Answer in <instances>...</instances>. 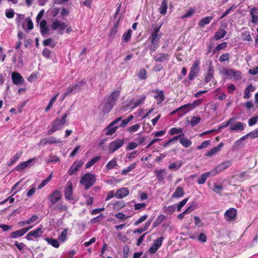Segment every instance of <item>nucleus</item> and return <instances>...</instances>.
I'll use <instances>...</instances> for the list:
<instances>
[{"mask_svg":"<svg viewBox=\"0 0 258 258\" xmlns=\"http://www.w3.org/2000/svg\"><path fill=\"white\" fill-rule=\"evenodd\" d=\"M166 219V216L164 215L160 214L159 215L153 224L152 227L153 228H155L160 225L163 221H164Z\"/></svg>","mask_w":258,"mask_h":258,"instance_id":"35","label":"nucleus"},{"mask_svg":"<svg viewBox=\"0 0 258 258\" xmlns=\"http://www.w3.org/2000/svg\"><path fill=\"white\" fill-rule=\"evenodd\" d=\"M200 61L199 60H196L194 62L188 75V78L190 80H192L195 77L197 76L198 74L200 71Z\"/></svg>","mask_w":258,"mask_h":258,"instance_id":"6","label":"nucleus"},{"mask_svg":"<svg viewBox=\"0 0 258 258\" xmlns=\"http://www.w3.org/2000/svg\"><path fill=\"white\" fill-rule=\"evenodd\" d=\"M70 114L67 111L60 118L57 117L52 124V127L48 131L47 135H50L57 131L60 130L67 122V117Z\"/></svg>","mask_w":258,"mask_h":258,"instance_id":"1","label":"nucleus"},{"mask_svg":"<svg viewBox=\"0 0 258 258\" xmlns=\"http://www.w3.org/2000/svg\"><path fill=\"white\" fill-rule=\"evenodd\" d=\"M146 96L142 95L134 103V107H137L140 104H142L145 100L146 99Z\"/></svg>","mask_w":258,"mask_h":258,"instance_id":"60","label":"nucleus"},{"mask_svg":"<svg viewBox=\"0 0 258 258\" xmlns=\"http://www.w3.org/2000/svg\"><path fill=\"white\" fill-rule=\"evenodd\" d=\"M45 240L48 244L55 248H58L59 246V242L57 239H53L52 238H46Z\"/></svg>","mask_w":258,"mask_h":258,"instance_id":"42","label":"nucleus"},{"mask_svg":"<svg viewBox=\"0 0 258 258\" xmlns=\"http://www.w3.org/2000/svg\"><path fill=\"white\" fill-rule=\"evenodd\" d=\"M179 142L185 148L189 147L192 144V142L188 139L185 138L184 136L180 138Z\"/></svg>","mask_w":258,"mask_h":258,"instance_id":"37","label":"nucleus"},{"mask_svg":"<svg viewBox=\"0 0 258 258\" xmlns=\"http://www.w3.org/2000/svg\"><path fill=\"white\" fill-rule=\"evenodd\" d=\"M242 38L243 40L248 41H252L250 32L249 31H244L242 33Z\"/></svg>","mask_w":258,"mask_h":258,"instance_id":"61","label":"nucleus"},{"mask_svg":"<svg viewBox=\"0 0 258 258\" xmlns=\"http://www.w3.org/2000/svg\"><path fill=\"white\" fill-rule=\"evenodd\" d=\"M177 110H179V112L181 114L179 115L181 116L182 114H184L186 112L191 110V109L189 103H187L178 108Z\"/></svg>","mask_w":258,"mask_h":258,"instance_id":"31","label":"nucleus"},{"mask_svg":"<svg viewBox=\"0 0 258 258\" xmlns=\"http://www.w3.org/2000/svg\"><path fill=\"white\" fill-rule=\"evenodd\" d=\"M160 29V27L156 28L153 33H152L151 35L149 37V39L151 40V43H159V40L160 39V37L161 35H160L158 33L159 32Z\"/></svg>","mask_w":258,"mask_h":258,"instance_id":"19","label":"nucleus"},{"mask_svg":"<svg viewBox=\"0 0 258 258\" xmlns=\"http://www.w3.org/2000/svg\"><path fill=\"white\" fill-rule=\"evenodd\" d=\"M132 35V30L131 29L128 30L122 35V42L127 43L131 39Z\"/></svg>","mask_w":258,"mask_h":258,"instance_id":"38","label":"nucleus"},{"mask_svg":"<svg viewBox=\"0 0 258 258\" xmlns=\"http://www.w3.org/2000/svg\"><path fill=\"white\" fill-rule=\"evenodd\" d=\"M169 55L167 53H160L154 56L153 59L156 62H165L168 60Z\"/></svg>","mask_w":258,"mask_h":258,"instance_id":"22","label":"nucleus"},{"mask_svg":"<svg viewBox=\"0 0 258 258\" xmlns=\"http://www.w3.org/2000/svg\"><path fill=\"white\" fill-rule=\"evenodd\" d=\"M61 197L60 192L58 190H55L49 195L48 199L52 205H54L61 199Z\"/></svg>","mask_w":258,"mask_h":258,"instance_id":"14","label":"nucleus"},{"mask_svg":"<svg viewBox=\"0 0 258 258\" xmlns=\"http://www.w3.org/2000/svg\"><path fill=\"white\" fill-rule=\"evenodd\" d=\"M51 26L52 30H58L59 33L60 35L63 34L62 31L68 27L67 25L65 23L61 22L58 20H54L52 21Z\"/></svg>","mask_w":258,"mask_h":258,"instance_id":"5","label":"nucleus"},{"mask_svg":"<svg viewBox=\"0 0 258 258\" xmlns=\"http://www.w3.org/2000/svg\"><path fill=\"white\" fill-rule=\"evenodd\" d=\"M75 93L74 88L72 86H70L67 89L66 92L62 95V99H64L68 95Z\"/></svg>","mask_w":258,"mask_h":258,"instance_id":"62","label":"nucleus"},{"mask_svg":"<svg viewBox=\"0 0 258 258\" xmlns=\"http://www.w3.org/2000/svg\"><path fill=\"white\" fill-rule=\"evenodd\" d=\"M255 90V88L252 85H249L244 90V98L249 99L251 97L250 93Z\"/></svg>","mask_w":258,"mask_h":258,"instance_id":"30","label":"nucleus"},{"mask_svg":"<svg viewBox=\"0 0 258 258\" xmlns=\"http://www.w3.org/2000/svg\"><path fill=\"white\" fill-rule=\"evenodd\" d=\"M101 158L100 156H97L93 159H92L90 161L88 162L86 164V168H88L92 166H93L95 163H96Z\"/></svg>","mask_w":258,"mask_h":258,"instance_id":"53","label":"nucleus"},{"mask_svg":"<svg viewBox=\"0 0 258 258\" xmlns=\"http://www.w3.org/2000/svg\"><path fill=\"white\" fill-rule=\"evenodd\" d=\"M226 34V31L223 29H220L216 33L214 36V38L216 40H218L223 38Z\"/></svg>","mask_w":258,"mask_h":258,"instance_id":"43","label":"nucleus"},{"mask_svg":"<svg viewBox=\"0 0 258 258\" xmlns=\"http://www.w3.org/2000/svg\"><path fill=\"white\" fill-rule=\"evenodd\" d=\"M147 71L145 69L140 70L138 76L141 80H145L147 78Z\"/></svg>","mask_w":258,"mask_h":258,"instance_id":"57","label":"nucleus"},{"mask_svg":"<svg viewBox=\"0 0 258 258\" xmlns=\"http://www.w3.org/2000/svg\"><path fill=\"white\" fill-rule=\"evenodd\" d=\"M230 129L231 131L243 130V125L242 122H236L234 123L233 122L230 124Z\"/></svg>","mask_w":258,"mask_h":258,"instance_id":"34","label":"nucleus"},{"mask_svg":"<svg viewBox=\"0 0 258 258\" xmlns=\"http://www.w3.org/2000/svg\"><path fill=\"white\" fill-rule=\"evenodd\" d=\"M184 195V190L183 188L178 186L174 192L172 194V197L173 198H178L181 197Z\"/></svg>","mask_w":258,"mask_h":258,"instance_id":"36","label":"nucleus"},{"mask_svg":"<svg viewBox=\"0 0 258 258\" xmlns=\"http://www.w3.org/2000/svg\"><path fill=\"white\" fill-rule=\"evenodd\" d=\"M233 69L223 68L221 72L225 79H232Z\"/></svg>","mask_w":258,"mask_h":258,"instance_id":"26","label":"nucleus"},{"mask_svg":"<svg viewBox=\"0 0 258 258\" xmlns=\"http://www.w3.org/2000/svg\"><path fill=\"white\" fill-rule=\"evenodd\" d=\"M213 17L208 16L201 19L199 22V26L203 27L205 25L209 24L213 20Z\"/></svg>","mask_w":258,"mask_h":258,"instance_id":"32","label":"nucleus"},{"mask_svg":"<svg viewBox=\"0 0 258 258\" xmlns=\"http://www.w3.org/2000/svg\"><path fill=\"white\" fill-rule=\"evenodd\" d=\"M231 165V162L229 161H224L218 165L212 172V175L214 176L222 172Z\"/></svg>","mask_w":258,"mask_h":258,"instance_id":"8","label":"nucleus"},{"mask_svg":"<svg viewBox=\"0 0 258 258\" xmlns=\"http://www.w3.org/2000/svg\"><path fill=\"white\" fill-rule=\"evenodd\" d=\"M55 209L57 210L60 212H66L68 211V207L67 205L60 203L57 204L54 208Z\"/></svg>","mask_w":258,"mask_h":258,"instance_id":"46","label":"nucleus"},{"mask_svg":"<svg viewBox=\"0 0 258 258\" xmlns=\"http://www.w3.org/2000/svg\"><path fill=\"white\" fill-rule=\"evenodd\" d=\"M224 144L220 143L217 147H214L209 150L206 153V155L207 157H212L221 151V148L223 147Z\"/></svg>","mask_w":258,"mask_h":258,"instance_id":"18","label":"nucleus"},{"mask_svg":"<svg viewBox=\"0 0 258 258\" xmlns=\"http://www.w3.org/2000/svg\"><path fill=\"white\" fill-rule=\"evenodd\" d=\"M197 204L195 203H192L190 205L180 214L178 216V218L182 219L184 218V215L189 214L193 211L196 208Z\"/></svg>","mask_w":258,"mask_h":258,"instance_id":"20","label":"nucleus"},{"mask_svg":"<svg viewBox=\"0 0 258 258\" xmlns=\"http://www.w3.org/2000/svg\"><path fill=\"white\" fill-rule=\"evenodd\" d=\"M129 194V190L126 187H122L118 189L115 196L118 199H122Z\"/></svg>","mask_w":258,"mask_h":258,"instance_id":"21","label":"nucleus"},{"mask_svg":"<svg viewBox=\"0 0 258 258\" xmlns=\"http://www.w3.org/2000/svg\"><path fill=\"white\" fill-rule=\"evenodd\" d=\"M137 165V162H134L131 164L130 166L124 169L121 171V174L126 175L128 172L131 171L132 170L135 169Z\"/></svg>","mask_w":258,"mask_h":258,"instance_id":"44","label":"nucleus"},{"mask_svg":"<svg viewBox=\"0 0 258 258\" xmlns=\"http://www.w3.org/2000/svg\"><path fill=\"white\" fill-rule=\"evenodd\" d=\"M62 143V141L57 139L56 138L51 137L49 138H45L41 140L38 143L39 146H44L46 145H50L52 144H58Z\"/></svg>","mask_w":258,"mask_h":258,"instance_id":"9","label":"nucleus"},{"mask_svg":"<svg viewBox=\"0 0 258 258\" xmlns=\"http://www.w3.org/2000/svg\"><path fill=\"white\" fill-rule=\"evenodd\" d=\"M68 233V229H65L58 237V239L60 242H64L67 239V235Z\"/></svg>","mask_w":258,"mask_h":258,"instance_id":"40","label":"nucleus"},{"mask_svg":"<svg viewBox=\"0 0 258 258\" xmlns=\"http://www.w3.org/2000/svg\"><path fill=\"white\" fill-rule=\"evenodd\" d=\"M175 205L165 207L163 209V212L166 214H171L175 212Z\"/></svg>","mask_w":258,"mask_h":258,"instance_id":"48","label":"nucleus"},{"mask_svg":"<svg viewBox=\"0 0 258 258\" xmlns=\"http://www.w3.org/2000/svg\"><path fill=\"white\" fill-rule=\"evenodd\" d=\"M119 94L120 91L118 90H115L110 95L107 99V100L114 105Z\"/></svg>","mask_w":258,"mask_h":258,"instance_id":"24","label":"nucleus"},{"mask_svg":"<svg viewBox=\"0 0 258 258\" xmlns=\"http://www.w3.org/2000/svg\"><path fill=\"white\" fill-rule=\"evenodd\" d=\"M212 174V172H206V173H204L203 174H202L201 176L198 178V183L199 184H204L207 178Z\"/></svg>","mask_w":258,"mask_h":258,"instance_id":"33","label":"nucleus"},{"mask_svg":"<svg viewBox=\"0 0 258 258\" xmlns=\"http://www.w3.org/2000/svg\"><path fill=\"white\" fill-rule=\"evenodd\" d=\"M156 95L155 98L159 100L160 102H162L164 99V95L162 91H156Z\"/></svg>","mask_w":258,"mask_h":258,"instance_id":"55","label":"nucleus"},{"mask_svg":"<svg viewBox=\"0 0 258 258\" xmlns=\"http://www.w3.org/2000/svg\"><path fill=\"white\" fill-rule=\"evenodd\" d=\"M140 127V124L139 123L135 124L127 128V132L132 133L137 132Z\"/></svg>","mask_w":258,"mask_h":258,"instance_id":"56","label":"nucleus"},{"mask_svg":"<svg viewBox=\"0 0 258 258\" xmlns=\"http://www.w3.org/2000/svg\"><path fill=\"white\" fill-rule=\"evenodd\" d=\"M167 9V2L166 0H162L161 5L159 8V11L160 14L164 15L166 14Z\"/></svg>","mask_w":258,"mask_h":258,"instance_id":"41","label":"nucleus"},{"mask_svg":"<svg viewBox=\"0 0 258 258\" xmlns=\"http://www.w3.org/2000/svg\"><path fill=\"white\" fill-rule=\"evenodd\" d=\"M248 137H250L252 138H257L258 137V130L257 129L249 133L248 134H247L245 136H243V137L241 138L240 139L237 140L234 143V146L235 147L240 146L242 142L243 141V140L246 138H247Z\"/></svg>","mask_w":258,"mask_h":258,"instance_id":"12","label":"nucleus"},{"mask_svg":"<svg viewBox=\"0 0 258 258\" xmlns=\"http://www.w3.org/2000/svg\"><path fill=\"white\" fill-rule=\"evenodd\" d=\"M210 143L211 141L210 140L205 141L202 143L201 145L197 147V149L200 150L206 148L210 145Z\"/></svg>","mask_w":258,"mask_h":258,"instance_id":"64","label":"nucleus"},{"mask_svg":"<svg viewBox=\"0 0 258 258\" xmlns=\"http://www.w3.org/2000/svg\"><path fill=\"white\" fill-rule=\"evenodd\" d=\"M44 232V231L41 227H38L34 230L31 231L27 234L26 238L28 240H32V237L37 238L40 237L42 234Z\"/></svg>","mask_w":258,"mask_h":258,"instance_id":"7","label":"nucleus"},{"mask_svg":"<svg viewBox=\"0 0 258 258\" xmlns=\"http://www.w3.org/2000/svg\"><path fill=\"white\" fill-rule=\"evenodd\" d=\"M182 164V161L177 160L174 162L171 163L168 166V168L171 170L176 171L181 167Z\"/></svg>","mask_w":258,"mask_h":258,"instance_id":"25","label":"nucleus"},{"mask_svg":"<svg viewBox=\"0 0 258 258\" xmlns=\"http://www.w3.org/2000/svg\"><path fill=\"white\" fill-rule=\"evenodd\" d=\"M117 166V159L114 158L107 163L105 167L107 170H110L115 168Z\"/></svg>","mask_w":258,"mask_h":258,"instance_id":"29","label":"nucleus"},{"mask_svg":"<svg viewBox=\"0 0 258 258\" xmlns=\"http://www.w3.org/2000/svg\"><path fill=\"white\" fill-rule=\"evenodd\" d=\"M237 214V210L234 208H230L224 213V218L227 221H232L235 220Z\"/></svg>","mask_w":258,"mask_h":258,"instance_id":"11","label":"nucleus"},{"mask_svg":"<svg viewBox=\"0 0 258 258\" xmlns=\"http://www.w3.org/2000/svg\"><path fill=\"white\" fill-rule=\"evenodd\" d=\"M227 43L225 42L218 44L216 46V47L215 48L214 52H219L222 49H224L227 47Z\"/></svg>","mask_w":258,"mask_h":258,"instance_id":"59","label":"nucleus"},{"mask_svg":"<svg viewBox=\"0 0 258 258\" xmlns=\"http://www.w3.org/2000/svg\"><path fill=\"white\" fill-rule=\"evenodd\" d=\"M52 174L51 173L46 179L42 180L41 183L38 186V189H41L42 187L45 186L49 181H50L52 178Z\"/></svg>","mask_w":258,"mask_h":258,"instance_id":"49","label":"nucleus"},{"mask_svg":"<svg viewBox=\"0 0 258 258\" xmlns=\"http://www.w3.org/2000/svg\"><path fill=\"white\" fill-rule=\"evenodd\" d=\"M39 26L42 35H44L48 33L49 29L47 26V22L46 20H43L41 21L39 23Z\"/></svg>","mask_w":258,"mask_h":258,"instance_id":"28","label":"nucleus"},{"mask_svg":"<svg viewBox=\"0 0 258 258\" xmlns=\"http://www.w3.org/2000/svg\"><path fill=\"white\" fill-rule=\"evenodd\" d=\"M59 12V9L56 7H52L47 11L49 15L52 17H55L57 16Z\"/></svg>","mask_w":258,"mask_h":258,"instance_id":"45","label":"nucleus"},{"mask_svg":"<svg viewBox=\"0 0 258 258\" xmlns=\"http://www.w3.org/2000/svg\"><path fill=\"white\" fill-rule=\"evenodd\" d=\"M114 105L112 103L107 100L103 106L102 111L105 113L109 112Z\"/></svg>","mask_w":258,"mask_h":258,"instance_id":"39","label":"nucleus"},{"mask_svg":"<svg viewBox=\"0 0 258 258\" xmlns=\"http://www.w3.org/2000/svg\"><path fill=\"white\" fill-rule=\"evenodd\" d=\"M84 84V82L80 81L75 85H72L74 88L75 93L81 90L83 85Z\"/></svg>","mask_w":258,"mask_h":258,"instance_id":"54","label":"nucleus"},{"mask_svg":"<svg viewBox=\"0 0 258 258\" xmlns=\"http://www.w3.org/2000/svg\"><path fill=\"white\" fill-rule=\"evenodd\" d=\"M12 79L14 84L19 85L23 84L24 82V80L22 76L17 72H14L12 74Z\"/></svg>","mask_w":258,"mask_h":258,"instance_id":"17","label":"nucleus"},{"mask_svg":"<svg viewBox=\"0 0 258 258\" xmlns=\"http://www.w3.org/2000/svg\"><path fill=\"white\" fill-rule=\"evenodd\" d=\"M96 180V175L93 173L88 172L84 174L81 177L80 183L85 187L87 190L94 184Z\"/></svg>","mask_w":258,"mask_h":258,"instance_id":"2","label":"nucleus"},{"mask_svg":"<svg viewBox=\"0 0 258 258\" xmlns=\"http://www.w3.org/2000/svg\"><path fill=\"white\" fill-rule=\"evenodd\" d=\"M163 240L164 238L163 237H160L155 240L154 244L149 249V252L151 253H155L162 245Z\"/></svg>","mask_w":258,"mask_h":258,"instance_id":"13","label":"nucleus"},{"mask_svg":"<svg viewBox=\"0 0 258 258\" xmlns=\"http://www.w3.org/2000/svg\"><path fill=\"white\" fill-rule=\"evenodd\" d=\"M214 74V70L212 67H209L208 70V73L205 77V82L206 83L209 82L213 78Z\"/></svg>","mask_w":258,"mask_h":258,"instance_id":"47","label":"nucleus"},{"mask_svg":"<svg viewBox=\"0 0 258 258\" xmlns=\"http://www.w3.org/2000/svg\"><path fill=\"white\" fill-rule=\"evenodd\" d=\"M121 120V117H119L112 121L110 123H109L105 129V130L106 131L105 134L107 136H110L115 133L118 127H119V125H115Z\"/></svg>","mask_w":258,"mask_h":258,"instance_id":"3","label":"nucleus"},{"mask_svg":"<svg viewBox=\"0 0 258 258\" xmlns=\"http://www.w3.org/2000/svg\"><path fill=\"white\" fill-rule=\"evenodd\" d=\"M201 120V117L199 116H193L191 118L190 124L194 126L199 123Z\"/></svg>","mask_w":258,"mask_h":258,"instance_id":"63","label":"nucleus"},{"mask_svg":"<svg viewBox=\"0 0 258 258\" xmlns=\"http://www.w3.org/2000/svg\"><path fill=\"white\" fill-rule=\"evenodd\" d=\"M64 197L67 200H73V183L71 181H69L66 184L64 188Z\"/></svg>","mask_w":258,"mask_h":258,"instance_id":"10","label":"nucleus"},{"mask_svg":"<svg viewBox=\"0 0 258 258\" xmlns=\"http://www.w3.org/2000/svg\"><path fill=\"white\" fill-rule=\"evenodd\" d=\"M124 142V140L120 139H116L111 142L108 146L109 152L110 153H114L123 145Z\"/></svg>","mask_w":258,"mask_h":258,"instance_id":"4","label":"nucleus"},{"mask_svg":"<svg viewBox=\"0 0 258 258\" xmlns=\"http://www.w3.org/2000/svg\"><path fill=\"white\" fill-rule=\"evenodd\" d=\"M258 9L256 7L251 8L250 10V15L251 17L252 23L256 24L258 23Z\"/></svg>","mask_w":258,"mask_h":258,"instance_id":"23","label":"nucleus"},{"mask_svg":"<svg viewBox=\"0 0 258 258\" xmlns=\"http://www.w3.org/2000/svg\"><path fill=\"white\" fill-rule=\"evenodd\" d=\"M223 186L221 185H219L217 183H215L213 185V191L221 195V192L223 190Z\"/></svg>","mask_w":258,"mask_h":258,"instance_id":"50","label":"nucleus"},{"mask_svg":"<svg viewBox=\"0 0 258 258\" xmlns=\"http://www.w3.org/2000/svg\"><path fill=\"white\" fill-rule=\"evenodd\" d=\"M22 155V152H17L11 159V162L8 164V166H11L15 163Z\"/></svg>","mask_w":258,"mask_h":258,"instance_id":"51","label":"nucleus"},{"mask_svg":"<svg viewBox=\"0 0 258 258\" xmlns=\"http://www.w3.org/2000/svg\"><path fill=\"white\" fill-rule=\"evenodd\" d=\"M58 95V94H56L55 96H54L52 98H51L47 107L45 109L46 111H48L52 107L53 104L55 102Z\"/></svg>","mask_w":258,"mask_h":258,"instance_id":"58","label":"nucleus"},{"mask_svg":"<svg viewBox=\"0 0 258 258\" xmlns=\"http://www.w3.org/2000/svg\"><path fill=\"white\" fill-rule=\"evenodd\" d=\"M32 228V226L22 228L17 231L12 232L10 237L13 238H17L24 235L28 230Z\"/></svg>","mask_w":258,"mask_h":258,"instance_id":"16","label":"nucleus"},{"mask_svg":"<svg viewBox=\"0 0 258 258\" xmlns=\"http://www.w3.org/2000/svg\"><path fill=\"white\" fill-rule=\"evenodd\" d=\"M154 172L158 180L160 181L164 179L167 174L165 169L155 170Z\"/></svg>","mask_w":258,"mask_h":258,"instance_id":"27","label":"nucleus"},{"mask_svg":"<svg viewBox=\"0 0 258 258\" xmlns=\"http://www.w3.org/2000/svg\"><path fill=\"white\" fill-rule=\"evenodd\" d=\"M24 19V15L22 14H17V17L16 18V22L18 25L22 24V27L24 29H25V25L22 22Z\"/></svg>","mask_w":258,"mask_h":258,"instance_id":"52","label":"nucleus"},{"mask_svg":"<svg viewBox=\"0 0 258 258\" xmlns=\"http://www.w3.org/2000/svg\"><path fill=\"white\" fill-rule=\"evenodd\" d=\"M83 164V162L82 160L74 162L68 172L69 175H72L75 174Z\"/></svg>","mask_w":258,"mask_h":258,"instance_id":"15","label":"nucleus"}]
</instances>
